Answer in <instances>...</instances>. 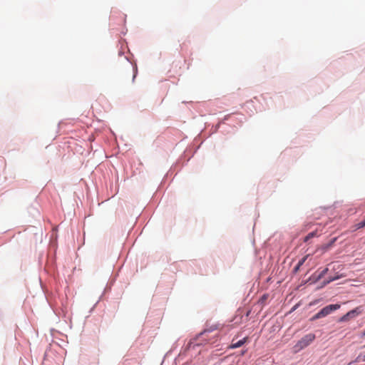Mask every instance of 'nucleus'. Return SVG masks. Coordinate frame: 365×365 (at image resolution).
<instances>
[{
  "mask_svg": "<svg viewBox=\"0 0 365 365\" xmlns=\"http://www.w3.org/2000/svg\"><path fill=\"white\" fill-rule=\"evenodd\" d=\"M362 336H365V330L362 333Z\"/></svg>",
  "mask_w": 365,
  "mask_h": 365,
  "instance_id": "2eb2a0df",
  "label": "nucleus"
},
{
  "mask_svg": "<svg viewBox=\"0 0 365 365\" xmlns=\"http://www.w3.org/2000/svg\"><path fill=\"white\" fill-rule=\"evenodd\" d=\"M262 299H265V295H263Z\"/></svg>",
  "mask_w": 365,
  "mask_h": 365,
  "instance_id": "f3484780",
  "label": "nucleus"
},
{
  "mask_svg": "<svg viewBox=\"0 0 365 365\" xmlns=\"http://www.w3.org/2000/svg\"><path fill=\"white\" fill-rule=\"evenodd\" d=\"M351 316L349 314L348 312L345 315L342 316L339 321L340 322L348 321L350 318H351Z\"/></svg>",
  "mask_w": 365,
  "mask_h": 365,
  "instance_id": "0eeeda50",
  "label": "nucleus"
},
{
  "mask_svg": "<svg viewBox=\"0 0 365 365\" xmlns=\"http://www.w3.org/2000/svg\"><path fill=\"white\" fill-rule=\"evenodd\" d=\"M262 299H265V295H263Z\"/></svg>",
  "mask_w": 365,
  "mask_h": 365,
  "instance_id": "dca6fc26",
  "label": "nucleus"
},
{
  "mask_svg": "<svg viewBox=\"0 0 365 365\" xmlns=\"http://www.w3.org/2000/svg\"><path fill=\"white\" fill-rule=\"evenodd\" d=\"M340 308V304H329L322 309L319 312L314 314L311 319V321H315L318 319L323 318L331 314L332 312L336 311Z\"/></svg>",
  "mask_w": 365,
  "mask_h": 365,
  "instance_id": "f03ea898",
  "label": "nucleus"
},
{
  "mask_svg": "<svg viewBox=\"0 0 365 365\" xmlns=\"http://www.w3.org/2000/svg\"><path fill=\"white\" fill-rule=\"evenodd\" d=\"M300 267L301 266H299V264H297L296 267L294 268V272H297L299 270Z\"/></svg>",
  "mask_w": 365,
  "mask_h": 365,
  "instance_id": "9b49d317",
  "label": "nucleus"
},
{
  "mask_svg": "<svg viewBox=\"0 0 365 365\" xmlns=\"http://www.w3.org/2000/svg\"><path fill=\"white\" fill-rule=\"evenodd\" d=\"M349 314L351 316V317L353 318L360 314V311L359 310V308H356L354 309H352L349 312Z\"/></svg>",
  "mask_w": 365,
  "mask_h": 365,
  "instance_id": "39448f33",
  "label": "nucleus"
},
{
  "mask_svg": "<svg viewBox=\"0 0 365 365\" xmlns=\"http://www.w3.org/2000/svg\"><path fill=\"white\" fill-rule=\"evenodd\" d=\"M315 334L312 333H309L305 336H304L300 340H299L297 344L294 346V351L299 352L303 349L308 346L315 339Z\"/></svg>",
  "mask_w": 365,
  "mask_h": 365,
  "instance_id": "f257e3e1",
  "label": "nucleus"
},
{
  "mask_svg": "<svg viewBox=\"0 0 365 365\" xmlns=\"http://www.w3.org/2000/svg\"><path fill=\"white\" fill-rule=\"evenodd\" d=\"M126 63H127L128 66L130 68H131L133 67V66H132V65H131V63H130L128 60H126Z\"/></svg>",
  "mask_w": 365,
  "mask_h": 365,
  "instance_id": "ddd939ff",
  "label": "nucleus"
},
{
  "mask_svg": "<svg viewBox=\"0 0 365 365\" xmlns=\"http://www.w3.org/2000/svg\"><path fill=\"white\" fill-rule=\"evenodd\" d=\"M334 279H330L329 280L327 281V282H324L323 283V286L327 284L328 283H329L330 282L333 281Z\"/></svg>",
  "mask_w": 365,
  "mask_h": 365,
  "instance_id": "f8f14e48",
  "label": "nucleus"
},
{
  "mask_svg": "<svg viewBox=\"0 0 365 365\" xmlns=\"http://www.w3.org/2000/svg\"><path fill=\"white\" fill-rule=\"evenodd\" d=\"M317 236V232L314 231V232H312L310 233H309L305 237H304V241L306 242H307L309 239L314 237H316Z\"/></svg>",
  "mask_w": 365,
  "mask_h": 365,
  "instance_id": "423d86ee",
  "label": "nucleus"
},
{
  "mask_svg": "<svg viewBox=\"0 0 365 365\" xmlns=\"http://www.w3.org/2000/svg\"><path fill=\"white\" fill-rule=\"evenodd\" d=\"M328 272V269L326 268L324 269H323L319 274V275L317 276V279H319L321 278H322L326 274L327 272Z\"/></svg>",
  "mask_w": 365,
  "mask_h": 365,
  "instance_id": "1a4fd4ad",
  "label": "nucleus"
},
{
  "mask_svg": "<svg viewBox=\"0 0 365 365\" xmlns=\"http://www.w3.org/2000/svg\"><path fill=\"white\" fill-rule=\"evenodd\" d=\"M218 329L219 327L217 325H213L210 328L204 330V331L201 332L199 335V337H202L203 339H206L210 332H212V331L217 330Z\"/></svg>",
  "mask_w": 365,
  "mask_h": 365,
  "instance_id": "7ed1b4c3",
  "label": "nucleus"
},
{
  "mask_svg": "<svg viewBox=\"0 0 365 365\" xmlns=\"http://www.w3.org/2000/svg\"><path fill=\"white\" fill-rule=\"evenodd\" d=\"M362 361H365V354L362 356V358L361 359Z\"/></svg>",
  "mask_w": 365,
  "mask_h": 365,
  "instance_id": "4468645a",
  "label": "nucleus"
},
{
  "mask_svg": "<svg viewBox=\"0 0 365 365\" xmlns=\"http://www.w3.org/2000/svg\"><path fill=\"white\" fill-rule=\"evenodd\" d=\"M365 227V220L354 225L355 230H359Z\"/></svg>",
  "mask_w": 365,
  "mask_h": 365,
  "instance_id": "6e6552de",
  "label": "nucleus"
},
{
  "mask_svg": "<svg viewBox=\"0 0 365 365\" xmlns=\"http://www.w3.org/2000/svg\"><path fill=\"white\" fill-rule=\"evenodd\" d=\"M245 341H246V338L239 340L235 343L232 341V344L230 345V348L235 349V348L240 347L245 343Z\"/></svg>",
  "mask_w": 365,
  "mask_h": 365,
  "instance_id": "20e7f679",
  "label": "nucleus"
},
{
  "mask_svg": "<svg viewBox=\"0 0 365 365\" xmlns=\"http://www.w3.org/2000/svg\"><path fill=\"white\" fill-rule=\"evenodd\" d=\"M309 257V255H306L304 256L303 258H302L299 262L297 263L299 264V266H302L304 262L305 261L307 260V257Z\"/></svg>",
  "mask_w": 365,
  "mask_h": 365,
  "instance_id": "9d476101",
  "label": "nucleus"
}]
</instances>
